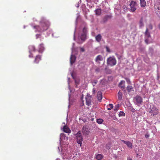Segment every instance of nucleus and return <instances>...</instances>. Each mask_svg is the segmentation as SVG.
<instances>
[{
    "label": "nucleus",
    "mask_w": 160,
    "mask_h": 160,
    "mask_svg": "<svg viewBox=\"0 0 160 160\" xmlns=\"http://www.w3.org/2000/svg\"><path fill=\"white\" fill-rule=\"evenodd\" d=\"M50 25L49 22L45 18H42L40 22V25L34 26L33 28L36 30L42 32L47 30Z\"/></svg>",
    "instance_id": "obj_1"
},
{
    "label": "nucleus",
    "mask_w": 160,
    "mask_h": 160,
    "mask_svg": "<svg viewBox=\"0 0 160 160\" xmlns=\"http://www.w3.org/2000/svg\"><path fill=\"white\" fill-rule=\"evenodd\" d=\"M87 32V28L85 27L83 28L82 31L79 32L78 37V39L79 40L78 42L79 43H82L85 40L86 38Z\"/></svg>",
    "instance_id": "obj_2"
},
{
    "label": "nucleus",
    "mask_w": 160,
    "mask_h": 160,
    "mask_svg": "<svg viewBox=\"0 0 160 160\" xmlns=\"http://www.w3.org/2000/svg\"><path fill=\"white\" fill-rule=\"evenodd\" d=\"M107 64L111 67L115 66L117 63V60L114 57H110L107 59Z\"/></svg>",
    "instance_id": "obj_3"
},
{
    "label": "nucleus",
    "mask_w": 160,
    "mask_h": 160,
    "mask_svg": "<svg viewBox=\"0 0 160 160\" xmlns=\"http://www.w3.org/2000/svg\"><path fill=\"white\" fill-rule=\"evenodd\" d=\"M77 137V142L78 143L80 144V146H82V142L83 141V139L82 135V134L80 131L76 134Z\"/></svg>",
    "instance_id": "obj_4"
},
{
    "label": "nucleus",
    "mask_w": 160,
    "mask_h": 160,
    "mask_svg": "<svg viewBox=\"0 0 160 160\" xmlns=\"http://www.w3.org/2000/svg\"><path fill=\"white\" fill-rule=\"evenodd\" d=\"M95 61L96 63L98 65L100 64L102 62L104 64L105 62L103 58L100 55H98L96 57Z\"/></svg>",
    "instance_id": "obj_5"
},
{
    "label": "nucleus",
    "mask_w": 160,
    "mask_h": 160,
    "mask_svg": "<svg viewBox=\"0 0 160 160\" xmlns=\"http://www.w3.org/2000/svg\"><path fill=\"white\" fill-rule=\"evenodd\" d=\"M130 11L131 12H133L135 11L137 8V3L136 2L132 1L130 4Z\"/></svg>",
    "instance_id": "obj_6"
},
{
    "label": "nucleus",
    "mask_w": 160,
    "mask_h": 160,
    "mask_svg": "<svg viewBox=\"0 0 160 160\" xmlns=\"http://www.w3.org/2000/svg\"><path fill=\"white\" fill-rule=\"evenodd\" d=\"M134 100L136 104L138 105L141 104L142 102V97L138 95L136 96L134 98Z\"/></svg>",
    "instance_id": "obj_7"
},
{
    "label": "nucleus",
    "mask_w": 160,
    "mask_h": 160,
    "mask_svg": "<svg viewBox=\"0 0 160 160\" xmlns=\"http://www.w3.org/2000/svg\"><path fill=\"white\" fill-rule=\"evenodd\" d=\"M82 132L83 135H88L90 132L88 130V126L86 125L83 126L82 128Z\"/></svg>",
    "instance_id": "obj_8"
},
{
    "label": "nucleus",
    "mask_w": 160,
    "mask_h": 160,
    "mask_svg": "<svg viewBox=\"0 0 160 160\" xmlns=\"http://www.w3.org/2000/svg\"><path fill=\"white\" fill-rule=\"evenodd\" d=\"M150 38H151L150 33L148 31V28H147L145 33V41L147 44L148 43V39Z\"/></svg>",
    "instance_id": "obj_9"
},
{
    "label": "nucleus",
    "mask_w": 160,
    "mask_h": 160,
    "mask_svg": "<svg viewBox=\"0 0 160 160\" xmlns=\"http://www.w3.org/2000/svg\"><path fill=\"white\" fill-rule=\"evenodd\" d=\"M29 49L30 53L29 57L30 58H32L33 55L32 52H34L35 50V47L32 45H30L29 47Z\"/></svg>",
    "instance_id": "obj_10"
},
{
    "label": "nucleus",
    "mask_w": 160,
    "mask_h": 160,
    "mask_svg": "<svg viewBox=\"0 0 160 160\" xmlns=\"http://www.w3.org/2000/svg\"><path fill=\"white\" fill-rule=\"evenodd\" d=\"M86 100V104L88 106H90L92 104V97L90 96H87L85 98Z\"/></svg>",
    "instance_id": "obj_11"
},
{
    "label": "nucleus",
    "mask_w": 160,
    "mask_h": 160,
    "mask_svg": "<svg viewBox=\"0 0 160 160\" xmlns=\"http://www.w3.org/2000/svg\"><path fill=\"white\" fill-rule=\"evenodd\" d=\"M151 113L153 116L158 114V110L155 107H153L151 109Z\"/></svg>",
    "instance_id": "obj_12"
},
{
    "label": "nucleus",
    "mask_w": 160,
    "mask_h": 160,
    "mask_svg": "<svg viewBox=\"0 0 160 160\" xmlns=\"http://www.w3.org/2000/svg\"><path fill=\"white\" fill-rule=\"evenodd\" d=\"M122 141L124 144L127 145V146L130 148H132V143L130 141H126L124 140H121Z\"/></svg>",
    "instance_id": "obj_13"
},
{
    "label": "nucleus",
    "mask_w": 160,
    "mask_h": 160,
    "mask_svg": "<svg viewBox=\"0 0 160 160\" xmlns=\"http://www.w3.org/2000/svg\"><path fill=\"white\" fill-rule=\"evenodd\" d=\"M155 11L157 14L160 17V7L159 6H155Z\"/></svg>",
    "instance_id": "obj_14"
},
{
    "label": "nucleus",
    "mask_w": 160,
    "mask_h": 160,
    "mask_svg": "<svg viewBox=\"0 0 160 160\" xmlns=\"http://www.w3.org/2000/svg\"><path fill=\"white\" fill-rule=\"evenodd\" d=\"M76 58L74 55H72L70 57V62L71 64L72 65L74 63L76 60Z\"/></svg>",
    "instance_id": "obj_15"
},
{
    "label": "nucleus",
    "mask_w": 160,
    "mask_h": 160,
    "mask_svg": "<svg viewBox=\"0 0 160 160\" xmlns=\"http://www.w3.org/2000/svg\"><path fill=\"white\" fill-rule=\"evenodd\" d=\"M41 56L40 55L36 56L35 57V59L34 61L35 63H38L41 60Z\"/></svg>",
    "instance_id": "obj_16"
},
{
    "label": "nucleus",
    "mask_w": 160,
    "mask_h": 160,
    "mask_svg": "<svg viewBox=\"0 0 160 160\" xmlns=\"http://www.w3.org/2000/svg\"><path fill=\"white\" fill-rule=\"evenodd\" d=\"M63 131L64 132L70 133L71 131L70 129L67 126H64L63 127Z\"/></svg>",
    "instance_id": "obj_17"
},
{
    "label": "nucleus",
    "mask_w": 160,
    "mask_h": 160,
    "mask_svg": "<svg viewBox=\"0 0 160 160\" xmlns=\"http://www.w3.org/2000/svg\"><path fill=\"white\" fill-rule=\"evenodd\" d=\"M44 50V47L43 44H41L39 46L38 52L40 53H42Z\"/></svg>",
    "instance_id": "obj_18"
},
{
    "label": "nucleus",
    "mask_w": 160,
    "mask_h": 160,
    "mask_svg": "<svg viewBox=\"0 0 160 160\" xmlns=\"http://www.w3.org/2000/svg\"><path fill=\"white\" fill-rule=\"evenodd\" d=\"M97 97L98 100L101 102L102 99V94L101 92L99 91L98 92Z\"/></svg>",
    "instance_id": "obj_19"
},
{
    "label": "nucleus",
    "mask_w": 160,
    "mask_h": 160,
    "mask_svg": "<svg viewBox=\"0 0 160 160\" xmlns=\"http://www.w3.org/2000/svg\"><path fill=\"white\" fill-rule=\"evenodd\" d=\"M102 36L100 34H98L97 36L95 37V39L98 42H100L102 39Z\"/></svg>",
    "instance_id": "obj_20"
},
{
    "label": "nucleus",
    "mask_w": 160,
    "mask_h": 160,
    "mask_svg": "<svg viewBox=\"0 0 160 160\" xmlns=\"http://www.w3.org/2000/svg\"><path fill=\"white\" fill-rule=\"evenodd\" d=\"M140 3L141 6L142 7H144L146 5V2L145 0H140Z\"/></svg>",
    "instance_id": "obj_21"
},
{
    "label": "nucleus",
    "mask_w": 160,
    "mask_h": 160,
    "mask_svg": "<svg viewBox=\"0 0 160 160\" xmlns=\"http://www.w3.org/2000/svg\"><path fill=\"white\" fill-rule=\"evenodd\" d=\"M103 157L102 154H98L96 155V158L98 160H101Z\"/></svg>",
    "instance_id": "obj_22"
},
{
    "label": "nucleus",
    "mask_w": 160,
    "mask_h": 160,
    "mask_svg": "<svg viewBox=\"0 0 160 160\" xmlns=\"http://www.w3.org/2000/svg\"><path fill=\"white\" fill-rule=\"evenodd\" d=\"M111 16H105L103 19V22H106L109 18H110Z\"/></svg>",
    "instance_id": "obj_23"
},
{
    "label": "nucleus",
    "mask_w": 160,
    "mask_h": 160,
    "mask_svg": "<svg viewBox=\"0 0 160 160\" xmlns=\"http://www.w3.org/2000/svg\"><path fill=\"white\" fill-rule=\"evenodd\" d=\"M118 99L119 100H121L122 98V92L120 91H119L118 93Z\"/></svg>",
    "instance_id": "obj_24"
},
{
    "label": "nucleus",
    "mask_w": 160,
    "mask_h": 160,
    "mask_svg": "<svg viewBox=\"0 0 160 160\" xmlns=\"http://www.w3.org/2000/svg\"><path fill=\"white\" fill-rule=\"evenodd\" d=\"M144 26V23L143 22V18L142 17L139 21V27H142Z\"/></svg>",
    "instance_id": "obj_25"
},
{
    "label": "nucleus",
    "mask_w": 160,
    "mask_h": 160,
    "mask_svg": "<svg viewBox=\"0 0 160 160\" xmlns=\"http://www.w3.org/2000/svg\"><path fill=\"white\" fill-rule=\"evenodd\" d=\"M160 5V0H154V7L156 6H159Z\"/></svg>",
    "instance_id": "obj_26"
},
{
    "label": "nucleus",
    "mask_w": 160,
    "mask_h": 160,
    "mask_svg": "<svg viewBox=\"0 0 160 160\" xmlns=\"http://www.w3.org/2000/svg\"><path fill=\"white\" fill-rule=\"evenodd\" d=\"M125 81L122 80L121 81V82H119V85L120 87H121V88H122V89H123L125 88L124 85L123 86H122L121 85L125 83Z\"/></svg>",
    "instance_id": "obj_27"
},
{
    "label": "nucleus",
    "mask_w": 160,
    "mask_h": 160,
    "mask_svg": "<svg viewBox=\"0 0 160 160\" xmlns=\"http://www.w3.org/2000/svg\"><path fill=\"white\" fill-rule=\"evenodd\" d=\"M127 89L128 92H129L133 90V88L131 86H128Z\"/></svg>",
    "instance_id": "obj_28"
},
{
    "label": "nucleus",
    "mask_w": 160,
    "mask_h": 160,
    "mask_svg": "<svg viewBox=\"0 0 160 160\" xmlns=\"http://www.w3.org/2000/svg\"><path fill=\"white\" fill-rule=\"evenodd\" d=\"M103 122V120L102 119L99 118L97 119V122L99 124H102Z\"/></svg>",
    "instance_id": "obj_29"
},
{
    "label": "nucleus",
    "mask_w": 160,
    "mask_h": 160,
    "mask_svg": "<svg viewBox=\"0 0 160 160\" xmlns=\"http://www.w3.org/2000/svg\"><path fill=\"white\" fill-rule=\"evenodd\" d=\"M96 14L99 15L101 13V9H97L95 11Z\"/></svg>",
    "instance_id": "obj_30"
},
{
    "label": "nucleus",
    "mask_w": 160,
    "mask_h": 160,
    "mask_svg": "<svg viewBox=\"0 0 160 160\" xmlns=\"http://www.w3.org/2000/svg\"><path fill=\"white\" fill-rule=\"evenodd\" d=\"M98 82V80H94L92 82V83L93 86H94L96 85V84Z\"/></svg>",
    "instance_id": "obj_31"
},
{
    "label": "nucleus",
    "mask_w": 160,
    "mask_h": 160,
    "mask_svg": "<svg viewBox=\"0 0 160 160\" xmlns=\"http://www.w3.org/2000/svg\"><path fill=\"white\" fill-rule=\"evenodd\" d=\"M152 28L153 27L151 23H150L148 25V28H148V29H150L152 30Z\"/></svg>",
    "instance_id": "obj_32"
},
{
    "label": "nucleus",
    "mask_w": 160,
    "mask_h": 160,
    "mask_svg": "<svg viewBox=\"0 0 160 160\" xmlns=\"http://www.w3.org/2000/svg\"><path fill=\"white\" fill-rule=\"evenodd\" d=\"M108 106L110 107V108H108V109L109 110H110L111 108H113V105L112 104H109L108 105Z\"/></svg>",
    "instance_id": "obj_33"
},
{
    "label": "nucleus",
    "mask_w": 160,
    "mask_h": 160,
    "mask_svg": "<svg viewBox=\"0 0 160 160\" xmlns=\"http://www.w3.org/2000/svg\"><path fill=\"white\" fill-rule=\"evenodd\" d=\"M119 104H117V105H116L115 106L114 108V110H115V111L117 110L118 108H119Z\"/></svg>",
    "instance_id": "obj_34"
},
{
    "label": "nucleus",
    "mask_w": 160,
    "mask_h": 160,
    "mask_svg": "<svg viewBox=\"0 0 160 160\" xmlns=\"http://www.w3.org/2000/svg\"><path fill=\"white\" fill-rule=\"evenodd\" d=\"M125 115V113L123 112L120 111L119 114V116H124Z\"/></svg>",
    "instance_id": "obj_35"
},
{
    "label": "nucleus",
    "mask_w": 160,
    "mask_h": 160,
    "mask_svg": "<svg viewBox=\"0 0 160 160\" xmlns=\"http://www.w3.org/2000/svg\"><path fill=\"white\" fill-rule=\"evenodd\" d=\"M125 79L126 80V81L127 82V83H128V84H130V80L128 78H125Z\"/></svg>",
    "instance_id": "obj_36"
},
{
    "label": "nucleus",
    "mask_w": 160,
    "mask_h": 160,
    "mask_svg": "<svg viewBox=\"0 0 160 160\" xmlns=\"http://www.w3.org/2000/svg\"><path fill=\"white\" fill-rule=\"evenodd\" d=\"M85 51L84 49L83 48H80V51L82 52H84Z\"/></svg>",
    "instance_id": "obj_37"
},
{
    "label": "nucleus",
    "mask_w": 160,
    "mask_h": 160,
    "mask_svg": "<svg viewBox=\"0 0 160 160\" xmlns=\"http://www.w3.org/2000/svg\"><path fill=\"white\" fill-rule=\"evenodd\" d=\"M106 48L107 51L108 52H110V50L109 49V48L107 47H106Z\"/></svg>",
    "instance_id": "obj_38"
},
{
    "label": "nucleus",
    "mask_w": 160,
    "mask_h": 160,
    "mask_svg": "<svg viewBox=\"0 0 160 160\" xmlns=\"http://www.w3.org/2000/svg\"><path fill=\"white\" fill-rule=\"evenodd\" d=\"M145 137L147 138H148L149 137V135L148 134H147L145 135Z\"/></svg>",
    "instance_id": "obj_39"
},
{
    "label": "nucleus",
    "mask_w": 160,
    "mask_h": 160,
    "mask_svg": "<svg viewBox=\"0 0 160 160\" xmlns=\"http://www.w3.org/2000/svg\"><path fill=\"white\" fill-rule=\"evenodd\" d=\"M135 109L134 108H132V110H131V111L133 112H134L135 111Z\"/></svg>",
    "instance_id": "obj_40"
},
{
    "label": "nucleus",
    "mask_w": 160,
    "mask_h": 160,
    "mask_svg": "<svg viewBox=\"0 0 160 160\" xmlns=\"http://www.w3.org/2000/svg\"><path fill=\"white\" fill-rule=\"evenodd\" d=\"M92 91H93V93H95V89L94 88L93 89Z\"/></svg>",
    "instance_id": "obj_41"
},
{
    "label": "nucleus",
    "mask_w": 160,
    "mask_h": 160,
    "mask_svg": "<svg viewBox=\"0 0 160 160\" xmlns=\"http://www.w3.org/2000/svg\"><path fill=\"white\" fill-rule=\"evenodd\" d=\"M128 160H132V159L130 158H128Z\"/></svg>",
    "instance_id": "obj_42"
},
{
    "label": "nucleus",
    "mask_w": 160,
    "mask_h": 160,
    "mask_svg": "<svg viewBox=\"0 0 160 160\" xmlns=\"http://www.w3.org/2000/svg\"><path fill=\"white\" fill-rule=\"evenodd\" d=\"M158 27L159 28H160V23L158 25Z\"/></svg>",
    "instance_id": "obj_43"
},
{
    "label": "nucleus",
    "mask_w": 160,
    "mask_h": 160,
    "mask_svg": "<svg viewBox=\"0 0 160 160\" xmlns=\"http://www.w3.org/2000/svg\"><path fill=\"white\" fill-rule=\"evenodd\" d=\"M83 102V101H82V102ZM83 105H84V103H83Z\"/></svg>",
    "instance_id": "obj_44"
}]
</instances>
